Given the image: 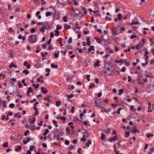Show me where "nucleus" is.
<instances>
[{
  "label": "nucleus",
  "mask_w": 154,
  "mask_h": 154,
  "mask_svg": "<svg viewBox=\"0 0 154 154\" xmlns=\"http://www.w3.org/2000/svg\"><path fill=\"white\" fill-rule=\"evenodd\" d=\"M83 10L84 11V13L85 14H86L87 13V12L86 11V9L84 7H83L82 8Z\"/></svg>",
  "instance_id": "nucleus-46"
},
{
  "label": "nucleus",
  "mask_w": 154,
  "mask_h": 154,
  "mask_svg": "<svg viewBox=\"0 0 154 154\" xmlns=\"http://www.w3.org/2000/svg\"><path fill=\"white\" fill-rule=\"evenodd\" d=\"M100 99H98L97 100H96L95 102V104L97 106L99 105L100 104Z\"/></svg>",
  "instance_id": "nucleus-12"
},
{
  "label": "nucleus",
  "mask_w": 154,
  "mask_h": 154,
  "mask_svg": "<svg viewBox=\"0 0 154 154\" xmlns=\"http://www.w3.org/2000/svg\"><path fill=\"white\" fill-rule=\"evenodd\" d=\"M122 109V108H119L117 109V113L118 114H119V113H120V110H121V109Z\"/></svg>",
  "instance_id": "nucleus-60"
},
{
  "label": "nucleus",
  "mask_w": 154,
  "mask_h": 154,
  "mask_svg": "<svg viewBox=\"0 0 154 154\" xmlns=\"http://www.w3.org/2000/svg\"><path fill=\"white\" fill-rule=\"evenodd\" d=\"M116 63H121V64H120V65H121L122 64V63L123 62H125V60H116Z\"/></svg>",
  "instance_id": "nucleus-24"
},
{
  "label": "nucleus",
  "mask_w": 154,
  "mask_h": 154,
  "mask_svg": "<svg viewBox=\"0 0 154 154\" xmlns=\"http://www.w3.org/2000/svg\"><path fill=\"white\" fill-rule=\"evenodd\" d=\"M57 30H57V29L55 30L54 31V32H56V33L55 34V35L56 36H58L59 35V31Z\"/></svg>",
  "instance_id": "nucleus-28"
},
{
  "label": "nucleus",
  "mask_w": 154,
  "mask_h": 154,
  "mask_svg": "<svg viewBox=\"0 0 154 154\" xmlns=\"http://www.w3.org/2000/svg\"><path fill=\"white\" fill-rule=\"evenodd\" d=\"M36 23H38L39 25H42L43 26L44 25L45 23L44 22H37Z\"/></svg>",
  "instance_id": "nucleus-43"
},
{
  "label": "nucleus",
  "mask_w": 154,
  "mask_h": 154,
  "mask_svg": "<svg viewBox=\"0 0 154 154\" xmlns=\"http://www.w3.org/2000/svg\"><path fill=\"white\" fill-rule=\"evenodd\" d=\"M37 80L38 82H40L42 83H43L44 82L43 80H41L40 78H38Z\"/></svg>",
  "instance_id": "nucleus-51"
},
{
  "label": "nucleus",
  "mask_w": 154,
  "mask_h": 154,
  "mask_svg": "<svg viewBox=\"0 0 154 154\" xmlns=\"http://www.w3.org/2000/svg\"><path fill=\"white\" fill-rule=\"evenodd\" d=\"M40 14V12L39 11H38L36 14V15L37 16L38 18L39 19H40L41 18V16L39 15Z\"/></svg>",
  "instance_id": "nucleus-6"
},
{
  "label": "nucleus",
  "mask_w": 154,
  "mask_h": 154,
  "mask_svg": "<svg viewBox=\"0 0 154 154\" xmlns=\"http://www.w3.org/2000/svg\"><path fill=\"white\" fill-rule=\"evenodd\" d=\"M14 66V63H11L9 66V68L10 69L11 68Z\"/></svg>",
  "instance_id": "nucleus-41"
},
{
  "label": "nucleus",
  "mask_w": 154,
  "mask_h": 154,
  "mask_svg": "<svg viewBox=\"0 0 154 154\" xmlns=\"http://www.w3.org/2000/svg\"><path fill=\"white\" fill-rule=\"evenodd\" d=\"M8 143H5L2 144V146L4 147H8Z\"/></svg>",
  "instance_id": "nucleus-38"
},
{
  "label": "nucleus",
  "mask_w": 154,
  "mask_h": 154,
  "mask_svg": "<svg viewBox=\"0 0 154 154\" xmlns=\"http://www.w3.org/2000/svg\"><path fill=\"white\" fill-rule=\"evenodd\" d=\"M15 105L13 103H11L9 105V107L11 108H13Z\"/></svg>",
  "instance_id": "nucleus-37"
},
{
  "label": "nucleus",
  "mask_w": 154,
  "mask_h": 154,
  "mask_svg": "<svg viewBox=\"0 0 154 154\" xmlns=\"http://www.w3.org/2000/svg\"><path fill=\"white\" fill-rule=\"evenodd\" d=\"M21 82L25 86H26V85H27L26 84V83H25V79H23L22 81Z\"/></svg>",
  "instance_id": "nucleus-49"
},
{
  "label": "nucleus",
  "mask_w": 154,
  "mask_h": 154,
  "mask_svg": "<svg viewBox=\"0 0 154 154\" xmlns=\"http://www.w3.org/2000/svg\"><path fill=\"white\" fill-rule=\"evenodd\" d=\"M35 29L34 28H32L31 29L30 32L31 33H33L35 32Z\"/></svg>",
  "instance_id": "nucleus-44"
},
{
  "label": "nucleus",
  "mask_w": 154,
  "mask_h": 154,
  "mask_svg": "<svg viewBox=\"0 0 154 154\" xmlns=\"http://www.w3.org/2000/svg\"><path fill=\"white\" fill-rule=\"evenodd\" d=\"M52 15V14L51 13L50 11H47L46 12L45 15L47 17H48L49 16H51Z\"/></svg>",
  "instance_id": "nucleus-26"
},
{
  "label": "nucleus",
  "mask_w": 154,
  "mask_h": 154,
  "mask_svg": "<svg viewBox=\"0 0 154 154\" xmlns=\"http://www.w3.org/2000/svg\"><path fill=\"white\" fill-rule=\"evenodd\" d=\"M60 119L62 120L63 122H65L66 120V118L64 117H61L60 118Z\"/></svg>",
  "instance_id": "nucleus-35"
},
{
  "label": "nucleus",
  "mask_w": 154,
  "mask_h": 154,
  "mask_svg": "<svg viewBox=\"0 0 154 154\" xmlns=\"http://www.w3.org/2000/svg\"><path fill=\"white\" fill-rule=\"evenodd\" d=\"M94 47L93 46H90V48H89L88 50L89 52H91L92 50H94Z\"/></svg>",
  "instance_id": "nucleus-18"
},
{
  "label": "nucleus",
  "mask_w": 154,
  "mask_h": 154,
  "mask_svg": "<svg viewBox=\"0 0 154 154\" xmlns=\"http://www.w3.org/2000/svg\"><path fill=\"white\" fill-rule=\"evenodd\" d=\"M115 151L116 154H122V153H120L119 151L118 150H117L116 149H115Z\"/></svg>",
  "instance_id": "nucleus-48"
},
{
  "label": "nucleus",
  "mask_w": 154,
  "mask_h": 154,
  "mask_svg": "<svg viewBox=\"0 0 154 154\" xmlns=\"http://www.w3.org/2000/svg\"><path fill=\"white\" fill-rule=\"evenodd\" d=\"M146 42V39H143L141 40V42H140V44L142 46H143L144 44Z\"/></svg>",
  "instance_id": "nucleus-8"
},
{
  "label": "nucleus",
  "mask_w": 154,
  "mask_h": 154,
  "mask_svg": "<svg viewBox=\"0 0 154 154\" xmlns=\"http://www.w3.org/2000/svg\"><path fill=\"white\" fill-rule=\"evenodd\" d=\"M74 95L72 94H71L70 95H66V96L68 97L69 98H72L74 96Z\"/></svg>",
  "instance_id": "nucleus-31"
},
{
  "label": "nucleus",
  "mask_w": 154,
  "mask_h": 154,
  "mask_svg": "<svg viewBox=\"0 0 154 154\" xmlns=\"http://www.w3.org/2000/svg\"><path fill=\"white\" fill-rule=\"evenodd\" d=\"M86 139L85 138V135H83V136L82 138L81 139V140L82 141H85L86 140Z\"/></svg>",
  "instance_id": "nucleus-40"
},
{
  "label": "nucleus",
  "mask_w": 154,
  "mask_h": 154,
  "mask_svg": "<svg viewBox=\"0 0 154 154\" xmlns=\"http://www.w3.org/2000/svg\"><path fill=\"white\" fill-rule=\"evenodd\" d=\"M62 28V26H59V25H57V26L56 28V29L57 30H59L60 29Z\"/></svg>",
  "instance_id": "nucleus-45"
},
{
  "label": "nucleus",
  "mask_w": 154,
  "mask_h": 154,
  "mask_svg": "<svg viewBox=\"0 0 154 154\" xmlns=\"http://www.w3.org/2000/svg\"><path fill=\"white\" fill-rule=\"evenodd\" d=\"M59 51H58L54 53V57L55 58H57L59 57Z\"/></svg>",
  "instance_id": "nucleus-7"
},
{
  "label": "nucleus",
  "mask_w": 154,
  "mask_h": 154,
  "mask_svg": "<svg viewBox=\"0 0 154 154\" xmlns=\"http://www.w3.org/2000/svg\"><path fill=\"white\" fill-rule=\"evenodd\" d=\"M51 66L52 68H54L55 69L57 68L58 66L57 65H55L54 64V63H52L51 64Z\"/></svg>",
  "instance_id": "nucleus-23"
},
{
  "label": "nucleus",
  "mask_w": 154,
  "mask_h": 154,
  "mask_svg": "<svg viewBox=\"0 0 154 154\" xmlns=\"http://www.w3.org/2000/svg\"><path fill=\"white\" fill-rule=\"evenodd\" d=\"M75 109V107L74 106H72L71 107V112L72 113H73L74 112V109Z\"/></svg>",
  "instance_id": "nucleus-58"
},
{
  "label": "nucleus",
  "mask_w": 154,
  "mask_h": 154,
  "mask_svg": "<svg viewBox=\"0 0 154 154\" xmlns=\"http://www.w3.org/2000/svg\"><path fill=\"white\" fill-rule=\"evenodd\" d=\"M32 86L33 87H34L35 89H36L39 87V85L38 84H37L36 85L33 84L32 85Z\"/></svg>",
  "instance_id": "nucleus-17"
},
{
  "label": "nucleus",
  "mask_w": 154,
  "mask_h": 154,
  "mask_svg": "<svg viewBox=\"0 0 154 154\" xmlns=\"http://www.w3.org/2000/svg\"><path fill=\"white\" fill-rule=\"evenodd\" d=\"M91 141L90 140H89L88 142L86 143V145L87 146L89 147L90 146V144H91Z\"/></svg>",
  "instance_id": "nucleus-32"
},
{
  "label": "nucleus",
  "mask_w": 154,
  "mask_h": 154,
  "mask_svg": "<svg viewBox=\"0 0 154 154\" xmlns=\"http://www.w3.org/2000/svg\"><path fill=\"white\" fill-rule=\"evenodd\" d=\"M60 136L58 135H55L54 137V139L57 140L60 139Z\"/></svg>",
  "instance_id": "nucleus-20"
},
{
  "label": "nucleus",
  "mask_w": 154,
  "mask_h": 154,
  "mask_svg": "<svg viewBox=\"0 0 154 154\" xmlns=\"http://www.w3.org/2000/svg\"><path fill=\"white\" fill-rule=\"evenodd\" d=\"M29 130H26V131L25 132L24 135L25 136H26L27 134L29 133Z\"/></svg>",
  "instance_id": "nucleus-47"
},
{
  "label": "nucleus",
  "mask_w": 154,
  "mask_h": 154,
  "mask_svg": "<svg viewBox=\"0 0 154 154\" xmlns=\"http://www.w3.org/2000/svg\"><path fill=\"white\" fill-rule=\"evenodd\" d=\"M49 130L48 129H46L45 130V131L43 133V135L44 136H46L49 132Z\"/></svg>",
  "instance_id": "nucleus-25"
},
{
  "label": "nucleus",
  "mask_w": 154,
  "mask_h": 154,
  "mask_svg": "<svg viewBox=\"0 0 154 154\" xmlns=\"http://www.w3.org/2000/svg\"><path fill=\"white\" fill-rule=\"evenodd\" d=\"M45 29H47V28H46V27H45V26L42 27L40 29V31L42 33H44L45 32Z\"/></svg>",
  "instance_id": "nucleus-10"
},
{
  "label": "nucleus",
  "mask_w": 154,
  "mask_h": 154,
  "mask_svg": "<svg viewBox=\"0 0 154 154\" xmlns=\"http://www.w3.org/2000/svg\"><path fill=\"white\" fill-rule=\"evenodd\" d=\"M130 134L129 132H126L125 133V136L126 137H129Z\"/></svg>",
  "instance_id": "nucleus-30"
},
{
  "label": "nucleus",
  "mask_w": 154,
  "mask_h": 154,
  "mask_svg": "<svg viewBox=\"0 0 154 154\" xmlns=\"http://www.w3.org/2000/svg\"><path fill=\"white\" fill-rule=\"evenodd\" d=\"M137 37V36H136V35H132L131 36V37H130V38L131 39H132L133 38H135V37Z\"/></svg>",
  "instance_id": "nucleus-50"
},
{
  "label": "nucleus",
  "mask_w": 154,
  "mask_h": 154,
  "mask_svg": "<svg viewBox=\"0 0 154 154\" xmlns=\"http://www.w3.org/2000/svg\"><path fill=\"white\" fill-rule=\"evenodd\" d=\"M100 65V64L99 63V62L98 60L97 61L96 63H95L94 64V66L95 67H98Z\"/></svg>",
  "instance_id": "nucleus-15"
},
{
  "label": "nucleus",
  "mask_w": 154,
  "mask_h": 154,
  "mask_svg": "<svg viewBox=\"0 0 154 154\" xmlns=\"http://www.w3.org/2000/svg\"><path fill=\"white\" fill-rule=\"evenodd\" d=\"M61 101L60 100H58V101H56V105L57 106H58L60 104H61Z\"/></svg>",
  "instance_id": "nucleus-21"
},
{
  "label": "nucleus",
  "mask_w": 154,
  "mask_h": 154,
  "mask_svg": "<svg viewBox=\"0 0 154 154\" xmlns=\"http://www.w3.org/2000/svg\"><path fill=\"white\" fill-rule=\"evenodd\" d=\"M75 28L78 30H80V28L79 26V23H78L76 22L75 23Z\"/></svg>",
  "instance_id": "nucleus-13"
},
{
  "label": "nucleus",
  "mask_w": 154,
  "mask_h": 154,
  "mask_svg": "<svg viewBox=\"0 0 154 154\" xmlns=\"http://www.w3.org/2000/svg\"><path fill=\"white\" fill-rule=\"evenodd\" d=\"M28 40L31 43H34L36 41V36L32 35L29 36L28 38Z\"/></svg>",
  "instance_id": "nucleus-1"
},
{
  "label": "nucleus",
  "mask_w": 154,
  "mask_h": 154,
  "mask_svg": "<svg viewBox=\"0 0 154 154\" xmlns=\"http://www.w3.org/2000/svg\"><path fill=\"white\" fill-rule=\"evenodd\" d=\"M118 19L119 20H120L121 19L122 16L120 14H118Z\"/></svg>",
  "instance_id": "nucleus-42"
},
{
  "label": "nucleus",
  "mask_w": 154,
  "mask_h": 154,
  "mask_svg": "<svg viewBox=\"0 0 154 154\" xmlns=\"http://www.w3.org/2000/svg\"><path fill=\"white\" fill-rule=\"evenodd\" d=\"M29 121L31 122L32 124H34L35 123V121L33 120L32 119H29Z\"/></svg>",
  "instance_id": "nucleus-53"
},
{
  "label": "nucleus",
  "mask_w": 154,
  "mask_h": 154,
  "mask_svg": "<svg viewBox=\"0 0 154 154\" xmlns=\"http://www.w3.org/2000/svg\"><path fill=\"white\" fill-rule=\"evenodd\" d=\"M23 73H24L25 75H26L29 73V72L28 70L25 69L23 71Z\"/></svg>",
  "instance_id": "nucleus-29"
},
{
  "label": "nucleus",
  "mask_w": 154,
  "mask_h": 154,
  "mask_svg": "<svg viewBox=\"0 0 154 154\" xmlns=\"http://www.w3.org/2000/svg\"><path fill=\"white\" fill-rule=\"evenodd\" d=\"M65 144L66 145H68L69 144V142L67 140H65Z\"/></svg>",
  "instance_id": "nucleus-54"
},
{
  "label": "nucleus",
  "mask_w": 154,
  "mask_h": 154,
  "mask_svg": "<svg viewBox=\"0 0 154 154\" xmlns=\"http://www.w3.org/2000/svg\"><path fill=\"white\" fill-rule=\"evenodd\" d=\"M126 70V69H125V67H123L121 69V71L122 72H124Z\"/></svg>",
  "instance_id": "nucleus-55"
},
{
  "label": "nucleus",
  "mask_w": 154,
  "mask_h": 154,
  "mask_svg": "<svg viewBox=\"0 0 154 154\" xmlns=\"http://www.w3.org/2000/svg\"><path fill=\"white\" fill-rule=\"evenodd\" d=\"M41 92L42 93H43L44 94H46L48 92L47 89L46 88H45L44 89L43 87H42L41 89Z\"/></svg>",
  "instance_id": "nucleus-5"
},
{
  "label": "nucleus",
  "mask_w": 154,
  "mask_h": 154,
  "mask_svg": "<svg viewBox=\"0 0 154 154\" xmlns=\"http://www.w3.org/2000/svg\"><path fill=\"white\" fill-rule=\"evenodd\" d=\"M125 27H126V26L124 25H123V26H121L120 27V30L122 31H125Z\"/></svg>",
  "instance_id": "nucleus-19"
},
{
  "label": "nucleus",
  "mask_w": 154,
  "mask_h": 154,
  "mask_svg": "<svg viewBox=\"0 0 154 154\" xmlns=\"http://www.w3.org/2000/svg\"><path fill=\"white\" fill-rule=\"evenodd\" d=\"M152 106H149L148 107V109H149L148 110V112H151L152 111V110H149L151 108Z\"/></svg>",
  "instance_id": "nucleus-52"
},
{
  "label": "nucleus",
  "mask_w": 154,
  "mask_h": 154,
  "mask_svg": "<svg viewBox=\"0 0 154 154\" xmlns=\"http://www.w3.org/2000/svg\"><path fill=\"white\" fill-rule=\"evenodd\" d=\"M63 20L64 22H66L67 21V17L65 16L63 18Z\"/></svg>",
  "instance_id": "nucleus-34"
},
{
  "label": "nucleus",
  "mask_w": 154,
  "mask_h": 154,
  "mask_svg": "<svg viewBox=\"0 0 154 154\" xmlns=\"http://www.w3.org/2000/svg\"><path fill=\"white\" fill-rule=\"evenodd\" d=\"M116 9L115 10V12L116 13H117L119 12L120 10V8L119 7L116 6Z\"/></svg>",
  "instance_id": "nucleus-27"
},
{
  "label": "nucleus",
  "mask_w": 154,
  "mask_h": 154,
  "mask_svg": "<svg viewBox=\"0 0 154 154\" xmlns=\"http://www.w3.org/2000/svg\"><path fill=\"white\" fill-rule=\"evenodd\" d=\"M94 39H95L96 41L98 43H101V41L102 42L103 41V40H104L103 39V38L102 39V40H101L100 39L98 36H95L94 37Z\"/></svg>",
  "instance_id": "nucleus-2"
},
{
  "label": "nucleus",
  "mask_w": 154,
  "mask_h": 154,
  "mask_svg": "<svg viewBox=\"0 0 154 154\" xmlns=\"http://www.w3.org/2000/svg\"><path fill=\"white\" fill-rule=\"evenodd\" d=\"M105 135L103 133H102L101 134L100 138L102 140H103L105 139Z\"/></svg>",
  "instance_id": "nucleus-11"
},
{
  "label": "nucleus",
  "mask_w": 154,
  "mask_h": 154,
  "mask_svg": "<svg viewBox=\"0 0 154 154\" xmlns=\"http://www.w3.org/2000/svg\"><path fill=\"white\" fill-rule=\"evenodd\" d=\"M6 103V101L5 100H4L2 103V105H3V107L4 108H5L7 107V106L5 105V104Z\"/></svg>",
  "instance_id": "nucleus-22"
},
{
  "label": "nucleus",
  "mask_w": 154,
  "mask_h": 154,
  "mask_svg": "<svg viewBox=\"0 0 154 154\" xmlns=\"http://www.w3.org/2000/svg\"><path fill=\"white\" fill-rule=\"evenodd\" d=\"M117 137L116 136H114L113 137V138H112V140L113 141H116L117 140Z\"/></svg>",
  "instance_id": "nucleus-62"
},
{
  "label": "nucleus",
  "mask_w": 154,
  "mask_h": 154,
  "mask_svg": "<svg viewBox=\"0 0 154 154\" xmlns=\"http://www.w3.org/2000/svg\"><path fill=\"white\" fill-rule=\"evenodd\" d=\"M133 130H134V133H135V132H136L137 131H138V130H137V128L136 127H134Z\"/></svg>",
  "instance_id": "nucleus-63"
},
{
  "label": "nucleus",
  "mask_w": 154,
  "mask_h": 154,
  "mask_svg": "<svg viewBox=\"0 0 154 154\" xmlns=\"http://www.w3.org/2000/svg\"><path fill=\"white\" fill-rule=\"evenodd\" d=\"M32 91L33 90L31 88L29 87L28 89V91H27V93L29 94L30 92L32 93Z\"/></svg>",
  "instance_id": "nucleus-16"
},
{
  "label": "nucleus",
  "mask_w": 154,
  "mask_h": 154,
  "mask_svg": "<svg viewBox=\"0 0 154 154\" xmlns=\"http://www.w3.org/2000/svg\"><path fill=\"white\" fill-rule=\"evenodd\" d=\"M141 48V46L140 45H138L136 46V49H139Z\"/></svg>",
  "instance_id": "nucleus-59"
},
{
  "label": "nucleus",
  "mask_w": 154,
  "mask_h": 154,
  "mask_svg": "<svg viewBox=\"0 0 154 154\" xmlns=\"http://www.w3.org/2000/svg\"><path fill=\"white\" fill-rule=\"evenodd\" d=\"M64 29L65 30H67L71 28V26L69 25H67L66 23H65L64 24Z\"/></svg>",
  "instance_id": "nucleus-4"
},
{
  "label": "nucleus",
  "mask_w": 154,
  "mask_h": 154,
  "mask_svg": "<svg viewBox=\"0 0 154 154\" xmlns=\"http://www.w3.org/2000/svg\"><path fill=\"white\" fill-rule=\"evenodd\" d=\"M62 39L61 38H58L57 39V41L60 43V44H61V41H62Z\"/></svg>",
  "instance_id": "nucleus-36"
},
{
  "label": "nucleus",
  "mask_w": 154,
  "mask_h": 154,
  "mask_svg": "<svg viewBox=\"0 0 154 154\" xmlns=\"http://www.w3.org/2000/svg\"><path fill=\"white\" fill-rule=\"evenodd\" d=\"M103 131L106 133V134H109L110 133V129L109 128H108L104 130Z\"/></svg>",
  "instance_id": "nucleus-9"
},
{
  "label": "nucleus",
  "mask_w": 154,
  "mask_h": 154,
  "mask_svg": "<svg viewBox=\"0 0 154 154\" xmlns=\"http://www.w3.org/2000/svg\"><path fill=\"white\" fill-rule=\"evenodd\" d=\"M118 32H116L115 29H112V35H116L118 34Z\"/></svg>",
  "instance_id": "nucleus-14"
},
{
  "label": "nucleus",
  "mask_w": 154,
  "mask_h": 154,
  "mask_svg": "<svg viewBox=\"0 0 154 154\" xmlns=\"http://www.w3.org/2000/svg\"><path fill=\"white\" fill-rule=\"evenodd\" d=\"M94 86L95 85L94 83H91L89 86V88L90 89H91L92 88L94 87Z\"/></svg>",
  "instance_id": "nucleus-33"
},
{
  "label": "nucleus",
  "mask_w": 154,
  "mask_h": 154,
  "mask_svg": "<svg viewBox=\"0 0 154 154\" xmlns=\"http://www.w3.org/2000/svg\"><path fill=\"white\" fill-rule=\"evenodd\" d=\"M11 84L14 85L16 84L17 81L16 79L15 78H12L11 79Z\"/></svg>",
  "instance_id": "nucleus-3"
},
{
  "label": "nucleus",
  "mask_w": 154,
  "mask_h": 154,
  "mask_svg": "<svg viewBox=\"0 0 154 154\" xmlns=\"http://www.w3.org/2000/svg\"><path fill=\"white\" fill-rule=\"evenodd\" d=\"M140 19L143 22H145V20L144 17H140Z\"/></svg>",
  "instance_id": "nucleus-61"
},
{
  "label": "nucleus",
  "mask_w": 154,
  "mask_h": 154,
  "mask_svg": "<svg viewBox=\"0 0 154 154\" xmlns=\"http://www.w3.org/2000/svg\"><path fill=\"white\" fill-rule=\"evenodd\" d=\"M97 31L98 32H99L101 34L102 33V32L101 29H97Z\"/></svg>",
  "instance_id": "nucleus-64"
},
{
  "label": "nucleus",
  "mask_w": 154,
  "mask_h": 154,
  "mask_svg": "<svg viewBox=\"0 0 154 154\" xmlns=\"http://www.w3.org/2000/svg\"><path fill=\"white\" fill-rule=\"evenodd\" d=\"M54 33L53 32H51L50 33V37L51 38H53L54 36Z\"/></svg>",
  "instance_id": "nucleus-56"
},
{
  "label": "nucleus",
  "mask_w": 154,
  "mask_h": 154,
  "mask_svg": "<svg viewBox=\"0 0 154 154\" xmlns=\"http://www.w3.org/2000/svg\"><path fill=\"white\" fill-rule=\"evenodd\" d=\"M69 148L70 150H72V149L74 148V147L71 144L69 145Z\"/></svg>",
  "instance_id": "nucleus-39"
},
{
  "label": "nucleus",
  "mask_w": 154,
  "mask_h": 154,
  "mask_svg": "<svg viewBox=\"0 0 154 154\" xmlns=\"http://www.w3.org/2000/svg\"><path fill=\"white\" fill-rule=\"evenodd\" d=\"M119 95H121L122 93H123V90L122 89H120L119 90Z\"/></svg>",
  "instance_id": "nucleus-57"
}]
</instances>
